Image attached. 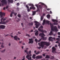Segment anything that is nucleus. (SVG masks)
Listing matches in <instances>:
<instances>
[{
	"label": "nucleus",
	"instance_id": "obj_1",
	"mask_svg": "<svg viewBox=\"0 0 60 60\" xmlns=\"http://www.w3.org/2000/svg\"><path fill=\"white\" fill-rule=\"evenodd\" d=\"M50 24L51 26V30L50 31V33L49 34V35L51 36V35L53 34V31H55V32H57V31H58V29H57L56 26H55L54 27L53 26V24H51V23H50Z\"/></svg>",
	"mask_w": 60,
	"mask_h": 60
},
{
	"label": "nucleus",
	"instance_id": "obj_2",
	"mask_svg": "<svg viewBox=\"0 0 60 60\" xmlns=\"http://www.w3.org/2000/svg\"><path fill=\"white\" fill-rule=\"evenodd\" d=\"M49 43H50L49 42H43L42 41L41 42L40 44V43H38V44L39 45V46L41 47L42 48H43L44 47V45H46V46H49Z\"/></svg>",
	"mask_w": 60,
	"mask_h": 60
},
{
	"label": "nucleus",
	"instance_id": "obj_3",
	"mask_svg": "<svg viewBox=\"0 0 60 60\" xmlns=\"http://www.w3.org/2000/svg\"><path fill=\"white\" fill-rule=\"evenodd\" d=\"M5 14V13L2 12H0V18H2L1 19V22H0V24H2V20L3 21H5L6 20L5 19H4V17H3V15L4 16Z\"/></svg>",
	"mask_w": 60,
	"mask_h": 60
},
{
	"label": "nucleus",
	"instance_id": "obj_4",
	"mask_svg": "<svg viewBox=\"0 0 60 60\" xmlns=\"http://www.w3.org/2000/svg\"><path fill=\"white\" fill-rule=\"evenodd\" d=\"M39 36H41V38L38 41V42H40L41 40V39H43V40H44V38L43 36H45V35L43 33H41L39 34Z\"/></svg>",
	"mask_w": 60,
	"mask_h": 60
},
{
	"label": "nucleus",
	"instance_id": "obj_5",
	"mask_svg": "<svg viewBox=\"0 0 60 60\" xmlns=\"http://www.w3.org/2000/svg\"><path fill=\"white\" fill-rule=\"evenodd\" d=\"M36 6L37 8V11H40L39 8L40 9H42V7H43L42 5H39L38 6V5H36Z\"/></svg>",
	"mask_w": 60,
	"mask_h": 60
},
{
	"label": "nucleus",
	"instance_id": "obj_6",
	"mask_svg": "<svg viewBox=\"0 0 60 60\" xmlns=\"http://www.w3.org/2000/svg\"><path fill=\"white\" fill-rule=\"evenodd\" d=\"M34 22L36 23V24H35V25L36 26V28H38L40 24L39 22H38L37 21H34Z\"/></svg>",
	"mask_w": 60,
	"mask_h": 60
},
{
	"label": "nucleus",
	"instance_id": "obj_7",
	"mask_svg": "<svg viewBox=\"0 0 60 60\" xmlns=\"http://www.w3.org/2000/svg\"><path fill=\"white\" fill-rule=\"evenodd\" d=\"M38 30H39V32H42V33H46L47 32L45 30H41V29H40V28H39Z\"/></svg>",
	"mask_w": 60,
	"mask_h": 60
},
{
	"label": "nucleus",
	"instance_id": "obj_8",
	"mask_svg": "<svg viewBox=\"0 0 60 60\" xmlns=\"http://www.w3.org/2000/svg\"><path fill=\"white\" fill-rule=\"evenodd\" d=\"M29 40L30 41L29 42V44H30V43H32V44L34 42V41L32 40L33 38L30 39Z\"/></svg>",
	"mask_w": 60,
	"mask_h": 60
},
{
	"label": "nucleus",
	"instance_id": "obj_9",
	"mask_svg": "<svg viewBox=\"0 0 60 60\" xmlns=\"http://www.w3.org/2000/svg\"><path fill=\"white\" fill-rule=\"evenodd\" d=\"M1 3L4 4H7V2L6 0H2L1 1Z\"/></svg>",
	"mask_w": 60,
	"mask_h": 60
},
{
	"label": "nucleus",
	"instance_id": "obj_10",
	"mask_svg": "<svg viewBox=\"0 0 60 60\" xmlns=\"http://www.w3.org/2000/svg\"><path fill=\"white\" fill-rule=\"evenodd\" d=\"M9 21V20H7L6 22H4V21L2 20V22H1V24H4V25H5V24H6V23L8 22Z\"/></svg>",
	"mask_w": 60,
	"mask_h": 60
},
{
	"label": "nucleus",
	"instance_id": "obj_11",
	"mask_svg": "<svg viewBox=\"0 0 60 60\" xmlns=\"http://www.w3.org/2000/svg\"><path fill=\"white\" fill-rule=\"evenodd\" d=\"M52 53H54V51H55L56 50V49L55 48V47L53 46L52 48Z\"/></svg>",
	"mask_w": 60,
	"mask_h": 60
},
{
	"label": "nucleus",
	"instance_id": "obj_12",
	"mask_svg": "<svg viewBox=\"0 0 60 60\" xmlns=\"http://www.w3.org/2000/svg\"><path fill=\"white\" fill-rule=\"evenodd\" d=\"M5 27V26L3 25H0V29H4Z\"/></svg>",
	"mask_w": 60,
	"mask_h": 60
},
{
	"label": "nucleus",
	"instance_id": "obj_13",
	"mask_svg": "<svg viewBox=\"0 0 60 60\" xmlns=\"http://www.w3.org/2000/svg\"><path fill=\"white\" fill-rule=\"evenodd\" d=\"M14 38L15 40H16V41H17V39H18L19 40H20L19 38H18V37L16 36H15L14 37Z\"/></svg>",
	"mask_w": 60,
	"mask_h": 60
},
{
	"label": "nucleus",
	"instance_id": "obj_14",
	"mask_svg": "<svg viewBox=\"0 0 60 60\" xmlns=\"http://www.w3.org/2000/svg\"><path fill=\"white\" fill-rule=\"evenodd\" d=\"M45 23H46V20H45V19H44L43 20V22L42 24V25H43V26H44V24H45Z\"/></svg>",
	"mask_w": 60,
	"mask_h": 60
},
{
	"label": "nucleus",
	"instance_id": "obj_15",
	"mask_svg": "<svg viewBox=\"0 0 60 60\" xmlns=\"http://www.w3.org/2000/svg\"><path fill=\"white\" fill-rule=\"evenodd\" d=\"M8 1L9 3H12L13 1L12 0H8Z\"/></svg>",
	"mask_w": 60,
	"mask_h": 60
},
{
	"label": "nucleus",
	"instance_id": "obj_16",
	"mask_svg": "<svg viewBox=\"0 0 60 60\" xmlns=\"http://www.w3.org/2000/svg\"><path fill=\"white\" fill-rule=\"evenodd\" d=\"M52 20L53 21V22H58L57 20L56 19H52Z\"/></svg>",
	"mask_w": 60,
	"mask_h": 60
},
{
	"label": "nucleus",
	"instance_id": "obj_17",
	"mask_svg": "<svg viewBox=\"0 0 60 60\" xmlns=\"http://www.w3.org/2000/svg\"><path fill=\"white\" fill-rule=\"evenodd\" d=\"M11 13L10 14V16L11 17H12V14H13L14 13V11H12L11 12Z\"/></svg>",
	"mask_w": 60,
	"mask_h": 60
},
{
	"label": "nucleus",
	"instance_id": "obj_18",
	"mask_svg": "<svg viewBox=\"0 0 60 60\" xmlns=\"http://www.w3.org/2000/svg\"><path fill=\"white\" fill-rule=\"evenodd\" d=\"M47 17L48 19H49L50 18V15H47Z\"/></svg>",
	"mask_w": 60,
	"mask_h": 60
},
{
	"label": "nucleus",
	"instance_id": "obj_19",
	"mask_svg": "<svg viewBox=\"0 0 60 60\" xmlns=\"http://www.w3.org/2000/svg\"><path fill=\"white\" fill-rule=\"evenodd\" d=\"M45 58H50V57L48 55H46Z\"/></svg>",
	"mask_w": 60,
	"mask_h": 60
},
{
	"label": "nucleus",
	"instance_id": "obj_20",
	"mask_svg": "<svg viewBox=\"0 0 60 60\" xmlns=\"http://www.w3.org/2000/svg\"><path fill=\"white\" fill-rule=\"evenodd\" d=\"M38 31H37L35 33V35H37L38 34Z\"/></svg>",
	"mask_w": 60,
	"mask_h": 60
},
{
	"label": "nucleus",
	"instance_id": "obj_21",
	"mask_svg": "<svg viewBox=\"0 0 60 60\" xmlns=\"http://www.w3.org/2000/svg\"><path fill=\"white\" fill-rule=\"evenodd\" d=\"M28 4L30 6H34V5L32 4Z\"/></svg>",
	"mask_w": 60,
	"mask_h": 60
},
{
	"label": "nucleus",
	"instance_id": "obj_22",
	"mask_svg": "<svg viewBox=\"0 0 60 60\" xmlns=\"http://www.w3.org/2000/svg\"><path fill=\"white\" fill-rule=\"evenodd\" d=\"M52 37H49V41H51V38H52Z\"/></svg>",
	"mask_w": 60,
	"mask_h": 60
},
{
	"label": "nucleus",
	"instance_id": "obj_23",
	"mask_svg": "<svg viewBox=\"0 0 60 60\" xmlns=\"http://www.w3.org/2000/svg\"><path fill=\"white\" fill-rule=\"evenodd\" d=\"M43 19V17L42 16H41V21H42V20Z\"/></svg>",
	"mask_w": 60,
	"mask_h": 60
},
{
	"label": "nucleus",
	"instance_id": "obj_24",
	"mask_svg": "<svg viewBox=\"0 0 60 60\" xmlns=\"http://www.w3.org/2000/svg\"><path fill=\"white\" fill-rule=\"evenodd\" d=\"M36 13V11H34L33 12V13L32 14L33 15H35V14Z\"/></svg>",
	"mask_w": 60,
	"mask_h": 60
},
{
	"label": "nucleus",
	"instance_id": "obj_25",
	"mask_svg": "<svg viewBox=\"0 0 60 60\" xmlns=\"http://www.w3.org/2000/svg\"><path fill=\"white\" fill-rule=\"evenodd\" d=\"M53 25H58V23L56 22H54L53 23Z\"/></svg>",
	"mask_w": 60,
	"mask_h": 60
},
{
	"label": "nucleus",
	"instance_id": "obj_26",
	"mask_svg": "<svg viewBox=\"0 0 60 60\" xmlns=\"http://www.w3.org/2000/svg\"><path fill=\"white\" fill-rule=\"evenodd\" d=\"M45 22L47 24H48V25H49V21H45Z\"/></svg>",
	"mask_w": 60,
	"mask_h": 60
},
{
	"label": "nucleus",
	"instance_id": "obj_27",
	"mask_svg": "<svg viewBox=\"0 0 60 60\" xmlns=\"http://www.w3.org/2000/svg\"><path fill=\"white\" fill-rule=\"evenodd\" d=\"M4 44V43H2V44L1 45V47H2V48H4V45H3Z\"/></svg>",
	"mask_w": 60,
	"mask_h": 60
},
{
	"label": "nucleus",
	"instance_id": "obj_28",
	"mask_svg": "<svg viewBox=\"0 0 60 60\" xmlns=\"http://www.w3.org/2000/svg\"><path fill=\"white\" fill-rule=\"evenodd\" d=\"M29 25H30V26L31 25V26H32V25H33V23L31 22V23H29Z\"/></svg>",
	"mask_w": 60,
	"mask_h": 60
},
{
	"label": "nucleus",
	"instance_id": "obj_29",
	"mask_svg": "<svg viewBox=\"0 0 60 60\" xmlns=\"http://www.w3.org/2000/svg\"><path fill=\"white\" fill-rule=\"evenodd\" d=\"M29 56H30L29 55V54H28L26 56V58H27V59H28V58Z\"/></svg>",
	"mask_w": 60,
	"mask_h": 60
},
{
	"label": "nucleus",
	"instance_id": "obj_30",
	"mask_svg": "<svg viewBox=\"0 0 60 60\" xmlns=\"http://www.w3.org/2000/svg\"><path fill=\"white\" fill-rule=\"evenodd\" d=\"M26 7L27 8V9H29V7H28V6L27 5H26Z\"/></svg>",
	"mask_w": 60,
	"mask_h": 60
},
{
	"label": "nucleus",
	"instance_id": "obj_31",
	"mask_svg": "<svg viewBox=\"0 0 60 60\" xmlns=\"http://www.w3.org/2000/svg\"><path fill=\"white\" fill-rule=\"evenodd\" d=\"M25 53H26L27 54H28V51H27L26 50H25Z\"/></svg>",
	"mask_w": 60,
	"mask_h": 60
},
{
	"label": "nucleus",
	"instance_id": "obj_32",
	"mask_svg": "<svg viewBox=\"0 0 60 60\" xmlns=\"http://www.w3.org/2000/svg\"><path fill=\"white\" fill-rule=\"evenodd\" d=\"M32 59V57H30L28 58V60H31Z\"/></svg>",
	"mask_w": 60,
	"mask_h": 60
},
{
	"label": "nucleus",
	"instance_id": "obj_33",
	"mask_svg": "<svg viewBox=\"0 0 60 60\" xmlns=\"http://www.w3.org/2000/svg\"><path fill=\"white\" fill-rule=\"evenodd\" d=\"M35 41L36 43H37V42H38V40L37 39H35Z\"/></svg>",
	"mask_w": 60,
	"mask_h": 60
},
{
	"label": "nucleus",
	"instance_id": "obj_34",
	"mask_svg": "<svg viewBox=\"0 0 60 60\" xmlns=\"http://www.w3.org/2000/svg\"><path fill=\"white\" fill-rule=\"evenodd\" d=\"M26 36H28V37H30V35H29V34H26Z\"/></svg>",
	"mask_w": 60,
	"mask_h": 60
},
{
	"label": "nucleus",
	"instance_id": "obj_35",
	"mask_svg": "<svg viewBox=\"0 0 60 60\" xmlns=\"http://www.w3.org/2000/svg\"><path fill=\"white\" fill-rule=\"evenodd\" d=\"M18 16L19 18H20L21 17V15L20 14H18Z\"/></svg>",
	"mask_w": 60,
	"mask_h": 60
},
{
	"label": "nucleus",
	"instance_id": "obj_36",
	"mask_svg": "<svg viewBox=\"0 0 60 60\" xmlns=\"http://www.w3.org/2000/svg\"><path fill=\"white\" fill-rule=\"evenodd\" d=\"M42 56H39V58H42Z\"/></svg>",
	"mask_w": 60,
	"mask_h": 60
},
{
	"label": "nucleus",
	"instance_id": "obj_37",
	"mask_svg": "<svg viewBox=\"0 0 60 60\" xmlns=\"http://www.w3.org/2000/svg\"><path fill=\"white\" fill-rule=\"evenodd\" d=\"M40 52L39 51L37 53H36V55H37V54H38L40 53Z\"/></svg>",
	"mask_w": 60,
	"mask_h": 60
},
{
	"label": "nucleus",
	"instance_id": "obj_38",
	"mask_svg": "<svg viewBox=\"0 0 60 60\" xmlns=\"http://www.w3.org/2000/svg\"><path fill=\"white\" fill-rule=\"evenodd\" d=\"M36 58L37 59H39V56H37L36 57Z\"/></svg>",
	"mask_w": 60,
	"mask_h": 60
},
{
	"label": "nucleus",
	"instance_id": "obj_39",
	"mask_svg": "<svg viewBox=\"0 0 60 60\" xmlns=\"http://www.w3.org/2000/svg\"><path fill=\"white\" fill-rule=\"evenodd\" d=\"M31 50H30L29 52V54H31Z\"/></svg>",
	"mask_w": 60,
	"mask_h": 60
},
{
	"label": "nucleus",
	"instance_id": "obj_40",
	"mask_svg": "<svg viewBox=\"0 0 60 60\" xmlns=\"http://www.w3.org/2000/svg\"><path fill=\"white\" fill-rule=\"evenodd\" d=\"M34 7V6H32V9H33V10H34V9H35V8Z\"/></svg>",
	"mask_w": 60,
	"mask_h": 60
},
{
	"label": "nucleus",
	"instance_id": "obj_41",
	"mask_svg": "<svg viewBox=\"0 0 60 60\" xmlns=\"http://www.w3.org/2000/svg\"><path fill=\"white\" fill-rule=\"evenodd\" d=\"M37 48H38V49H41V47H37Z\"/></svg>",
	"mask_w": 60,
	"mask_h": 60
},
{
	"label": "nucleus",
	"instance_id": "obj_42",
	"mask_svg": "<svg viewBox=\"0 0 60 60\" xmlns=\"http://www.w3.org/2000/svg\"><path fill=\"white\" fill-rule=\"evenodd\" d=\"M56 43H59V40H58V41H56Z\"/></svg>",
	"mask_w": 60,
	"mask_h": 60
},
{
	"label": "nucleus",
	"instance_id": "obj_43",
	"mask_svg": "<svg viewBox=\"0 0 60 60\" xmlns=\"http://www.w3.org/2000/svg\"><path fill=\"white\" fill-rule=\"evenodd\" d=\"M43 28V26H41L40 27H39V28Z\"/></svg>",
	"mask_w": 60,
	"mask_h": 60
},
{
	"label": "nucleus",
	"instance_id": "obj_44",
	"mask_svg": "<svg viewBox=\"0 0 60 60\" xmlns=\"http://www.w3.org/2000/svg\"><path fill=\"white\" fill-rule=\"evenodd\" d=\"M9 7V6H6V8L7 9H8V8Z\"/></svg>",
	"mask_w": 60,
	"mask_h": 60
},
{
	"label": "nucleus",
	"instance_id": "obj_45",
	"mask_svg": "<svg viewBox=\"0 0 60 60\" xmlns=\"http://www.w3.org/2000/svg\"><path fill=\"white\" fill-rule=\"evenodd\" d=\"M13 14H14V15H15V16H16V15H17V13H15V12H14Z\"/></svg>",
	"mask_w": 60,
	"mask_h": 60
},
{
	"label": "nucleus",
	"instance_id": "obj_46",
	"mask_svg": "<svg viewBox=\"0 0 60 60\" xmlns=\"http://www.w3.org/2000/svg\"><path fill=\"white\" fill-rule=\"evenodd\" d=\"M58 28L59 29H60V26H59V25L58 26Z\"/></svg>",
	"mask_w": 60,
	"mask_h": 60
},
{
	"label": "nucleus",
	"instance_id": "obj_47",
	"mask_svg": "<svg viewBox=\"0 0 60 60\" xmlns=\"http://www.w3.org/2000/svg\"><path fill=\"white\" fill-rule=\"evenodd\" d=\"M23 59H22V60H25V58L24 57H23Z\"/></svg>",
	"mask_w": 60,
	"mask_h": 60
},
{
	"label": "nucleus",
	"instance_id": "obj_48",
	"mask_svg": "<svg viewBox=\"0 0 60 60\" xmlns=\"http://www.w3.org/2000/svg\"><path fill=\"white\" fill-rule=\"evenodd\" d=\"M19 3H17V6H19Z\"/></svg>",
	"mask_w": 60,
	"mask_h": 60
},
{
	"label": "nucleus",
	"instance_id": "obj_49",
	"mask_svg": "<svg viewBox=\"0 0 60 60\" xmlns=\"http://www.w3.org/2000/svg\"><path fill=\"white\" fill-rule=\"evenodd\" d=\"M27 11L28 12H29L30 11V9H28Z\"/></svg>",
	"mask_w": 60,
	"mask_h": 60
},
{
	"label": "nucleus",
	"instance_id": "obj_50",
	"mask_svg": "<svg viewBox=\"0 0 60 60\" xmlns=\"http://www.w3.org/2000/svg\"><path fill=\"white\" fill-rule=\"evenodd\" d=\"M32 58L34 59H35V57L34 56H32Z\"/></svg>",
	"mask_w": 60,
	"mask_h": 60
},
{
	"label": "nucleus",
	"instance_id": "obj_51",
	"mask_svg": "<svg viewBox=\"0 0 60 60\" xmlns=\"http://www.w3.org/2000/svg\"><path fill=\"white\" fill-rule=\"evenodd\" d=\"M5 50V49H4V50H3V51H2V52L3 53V52H4Z\"/></svg>",
	"mask_w": 60,
	"mask_h": 60
},
{
	"label": "nucleus",
	"instance_id": "obj_52",
	"mask_svg": "<svg viewBox=\"0 0 60 60\" xmlns=\"http://www.w3.org/2000/svg\"><path fill=\"white\" fill-rule=\"evenodd\" d=\"M43 56H44L45 57V54H43Z\"/></svg>",
	"mask_w": 60,
	"mask_h": 60
},
{
	"label": "nucleus",
	"instance_id": "obj_53",
	"mask_svg": "<svg viewBox=\"0 0 60 60\" xmlns=\"http://www.w3.org/2000/svg\"><path fill=\"white\" fill-rule=\"evenodd\" d=\"M32 9H33V8H32V7H30V10H32Z\"/></svg>",
	"mask_w": 60,
	"mask_h": 60
},
{
	"label": "nucleus",
	"instance_id": "obj_54",
	"mask_svg": "<svg viewBox=\"0 0 60 60\" xmlns=\"http://www.w3.org/2000/svg\"><path fill=\"white\" fill-rule=\"evenodd\" d=\"M47 11H49L50 10L49 8H47L46 9Z\"/></svg>",
	"mask_w": 60,
	"mask_h": 60
},
{
	"label": "nucleus",
	"instance_id": "obj_55",
	"mask_svg": "<svg viewBox=\"0 0 60 60\" xmlns=\"http://www.w3.org/2000/svg\"><path fill=\"white\" fill-rule=\"evenodd\" d=\"M41 4H42V5H45V4L43 3H41Z\"/></svg>",
	"mask_w": 60,
	"mask_h": 60
},
{
	"label": "nucleus",
	"instance_id": "obj_56",
	"mask_svg": "<svg viewBox=\"0 0 60 60\" xmlns=\"http://www.w3.org/2000/svg\"><path fill=\"white\" fill-rule=\"evenodd\" d=\"M58 35H60V33L59 32H58Z\"/></svg>",
	"mask_w": 60,
	"mask_h": 60
},
{
	"label": "nucleus",
	"instance_id": "obj_57",
	"mask_svg": "<svg viewBox=\"0 0 60 60\" xmlns=\"http://www.w3.org/2000/svg\"><path fill=\"white\" fill-rule=\"evenodd\" d=\"M52 58H51V59H53L54 58V56H52Z\"/></svg>",
	"mask_w": 60,
	"mask_h": 60
},
{
	"label": "nucleus",
	"instance_id": "obj_58",
	"mask_svg": "<svg viewBox=\"0 0 60 60\" xmlns=\"http://www.w3.org/2000/svg\"><path fill=\"white\" fill-rule=\"evenodd\" d=\"M33 32V30H31V31H30V32Z\"/></svg>",
	"mask_w": 60,
	"mask_h": 60
},
{
	"label": "nucleus",
	"instance_id": "obj_59",
	"mask_svg": "<svg viewBox=\"0 0 60 60\" xmlns=\"http://www.w3.org/2000/svg\"><path fill=\"white\" fill-rule=\"evenodd\" d=\"M59 39H60L58 38H56V40H59Z\"/></svg>",
	"mask_w": 60,
	"mask_h": 60
},
{
	"label": "nucleus",
	"instance_id": "obj_60",
	"mask_svg": "<svg viewBox=\"0 0 60 60\" xmlns=\"http://www.w3.org/2000/svg\"><path fill=\"white\" fill-rule=\"evenodd\" d=\"M3 9L4 10H5V7H4L3 8Z\"/></svg>",
	"mask_w": 60,
	"mask_h": 60
},
{
	"label": "nucleus",
	"instance_id": "obj_61",
	"mask_svg": "<svg viewBox=\"0 0 60 60\" xmlns=\"http://www.w3.org/2000/svg\"><path fill=\"white\" fill-rule=\"evenodd\" d=\"M21 25H22V26H23V23H21Z\"/></svg>",
	"mask_w": 60,
	"mask_h": 60
},
{
	"label": "nucleus",
	"instance_id": "obj_62",
	"mask_svg": "<svg viewBox=\"0 0 60 60\" xmlns=\"http://www.w3.org/2000/svg\"><path fill=\"white\" fill-rule=\"evenodd\" d=\"M35 54H33V56H35Z\"/></svg>",
	"mask_w": 60,
	"mask_h": 60
},
{
	"label": "nucleus",
	"instance_id": "obj_63",
	"mask_svg": "<svg viewBox=\"0 0 60 60\" xmlns=\"http://www.w3.org/2000/svg\"><path fill=\"white\" fill-rule=\"evenodd\" d=\"M52 39H53L54 40H55L56 38H52Z\"/></svg>",
	"mask_w": 60,
	"mask_h": 60
},
{
	"label": "nucleus",
	"instance_id": "obj_64",
	"mask_svg": "<svg viewBox=\"0 0 60 60\" xmlns=\"http://www.w3.org/2000/svg\"><path fill=\"white\" fill-rule=\"evenodd\" d=\"M56 34H54L53 35V36H56Z\"/></svg>",
	"mask_w": 60,
	"mask_h": 60
}]
</instances>
